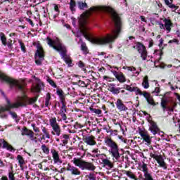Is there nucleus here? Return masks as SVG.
<instances>
[{
    "instance_id": "1",
    "label": "nucleus",
    "mask_w": 180,
    "mask_h": 180,
    "mask_svg": "<svg viewBox=\"0 0 180 180\" xmlns=\"http://www.w3.org/2000/svg\"><path fill=\"white\" fill-rule=\"evenodd\" d=\"M81 16L79 29L92 44H112L122 33V18L109 6H92Z\"/></svg>"
},
{
    "instance_id": "2",
    "label": "nucleus",
    "mask_w": 180,
    "mask_h": 180,
    "mask_svg": "<svg viewBox=\"0 0 180 180\" xmlns=\"http://www.w3.org/2000/svg\"><path fill=\"white\" fill-rule=\"evenodd\" d=\"M46 40L49 47H51V49H53V50L60 53L61 58L64 60L65 64H67L68 67H72V65H74L71 58L67 56V53H68L67 47L63 44V41H60V38L56 37L55 39H51L50 37H47Z\"/></svg>"
},
{
    "instance_id": "3",
    "label": "nucleus",
    "mask_w": 180,
    "mask_h": 180,
    "mask_svg": "<svg viewBox=\"0 0 180 180\" xmlns=\"http://www.w3.org/2000/svg\"><path fill=\"white\" fill-rule=\"evenodd\" d=\"M110 136H105L104 139V143L107 147H109L108 153L109 154L116 160L119 161L120 160V153L119 152V145L113 139H112V136H113V129L109 130Z\"/></svg>"
},
{
    "instance_id": "4",
    "label": "nucleus",
    "mask_w": 180,
    "mask_h": 180,
    "mask_svg": "<svg viewBox=\"0 0 180 180\" xmlns=\"http://www.w3.org/2000/svg\"><path fill=\"white\" fill-rule=\"evenodd\" d=\"M0 79L1 82H6L7 85H8L10 89H13V88H18L19 91H23L25 86H26V83L22 79H13L5 73L0 71Z\"/></svg>"
},
{
    "instance_id": "5",
    "label": "nucleus",
    "mask_w": 180,
    "mask_h": 180,
    "mask_svg": "<svg viewBox=\"0 0 180 180\" xmlns=\"http://www.w3.org/2000/svg\"><path fill=\"white\" fill-rule=\"evenodd\" d=\"M73 164L76 165V167H79L81 169L86 170V171H94L96 169V167L92 162H85L79 158H75L73 159Z\"/></svg>"
},
{
    "instance_id": "6",
    "label": "nucleus",
    "mask_w": 180,
    "mask_h": 180,
    "mask_svg": "<svg viewBox=\"0 0 180 180\" xmlns=\"http://www.w3.org/2000/svg\"><path fill=\"white\" fill-rule=\"evenodd\" d=\"M6 103L7 105L5 107H1L0 108V117L4 118L6 117V115H1L2 112H9L11 109H15L18 108H20V106H26V104L25 103H20V101L18 102L15 103H11V101L9 99L6 98Z\"/></svg>"
},
{
    "instance_id": "7",
    "label": "nucleus",
    "mask_w": 180,
    "mask_h": 180,
    "mask_svg": "<svg viewBox=\"0 0 180 180\" xmlns=\"http://www.w3.org/2000/svg\"><path fill=\"white\" fill-rule=\"evenodd\" d=\"M44 49L40 44L37 45V51L34 54L35 64L37 65H41L45 57Z\"/></svg>"
},
{
    "instance_id": "8",
    "label": "nucleus",
    "mask_w": 180,
    "mask_h": 180,
    "mask_svg": "<svg viewBox=\"0 0 180 180\" xmlns=\"http://www.w3.org/2000/svg\"><path fill=\"white\" fill-rule=\"evenodd\" d=\"M124 89H126V91H129V92H136V95H141L147 99L148 98V96H150L151 94L147 91H141L140 90V89L137 86H134L131 87V86L128 85V84H125L124 85Z\"/></svg>"
},
{
    "instance_id": "9",
    "label": "nucleus",
    "mask_w": 180,
    "mask_h": 180,
    "mask_svg": "<svg viewBox=\"0 0 180 180\" xmlns=\"http://www.w3.org/2000/svg\"><path fill=\"white\" fill-rule=\"evenodd\" d=\"M134 49H136L139 54H141V58L143 61H146L147 60V48H146V46L143 44L141 42H136V46H133Z\"/></svg>"
},
{
    "instance_id": "10",
    "label": "nucleus",
    "mask_w": 180,
    "mask_h": 180,
    "mask_svg": "<svg viewBox=\"0 0 180 180\" xmlns=\"http://www.w3.org/2000/svg\"><path fill=\"white\" fill-rule=\"evenodd\" d=\"M37 99H39V96L31 98L27 96L18 98V101H20V103H25V106L26 105H33V103H36L37 102Z\"/></svg>"
},
{
    "instance_id": "11",
    "label": "nucleus",
    "mask_w": 180,
    "mask_h": 180,
    "mask_svg": "<svg viewBox=\"0 0 180 180\" xmlns=\"http://www.w3.org/2000/svg\"><path fill=\"white\" fill-rule=\"evenodd\" d=\"M150 119H151L150 115H149V118L148 119V122L150 124L149 130L154 136H155V134H158V133H160V128L158 127V125H157V122Z\"/></svg>"
},
{
    "instance_id": "12",
    "label": "nucleus",
    "mask_w": 180,
    "mask_h": 180,
    "mask_svg": "<svg viewBox=\"0 0 180 180\" xmlns=\"http://www.w3.org/2000/svg\"><path fill=\"white\" fill-rule=\"evenodd\" d=\"M21 136H27L29 137L30 140L31 141H34L37 137L34 136V132H33L32 130L27 129V127H24L21 130Z\"/></svg>"
},
{
    "instance_id": "13",
    "label": "nucleus",
    "mask_w": 180,
    "mask_h": 180,
    "mask_svg": "<svg viewBox=\"0 0 180 180\" xmlns=\"http://www.w3.org/2000/svg\"><path fill=\"white\" fill-rule=\"evenodd\" d=\"M139 133L143 141H145V143H147L148 144H151V139H153V137L150 136V134H148V132L147 131H143V129H139Z\"/></svg>"
},
{
    "instance_id": "14",
    "label": "nucleus",
    "mask_w": 180,
    "mask_h": 180,
    "mask_svg": "<svg viewBox=\"0 0 180 180\" xmlns=\"http://www.w3.org/2000/svg\"><path fill=\"white\" fill-rule=\"evenodd\" d=\"M82 140L87 146H96V138L94 135L83 136Z\"/></svg>"
},
{
    "instance_id": "15",
    "label": "nucleus",
    "mask_w": 180,
    "mask_h": 180,
    "mask_svg": "<svg viewBox=\"0 0 180 180\" xmlns=\"http://www.w3.org/2000/svg\"><path fill=\"white\" fill-rule=\"evenodd\" d=\"M51 153L55 164H63V160L60 159V155H58V152L56 149H51Z\"/></svg>"
},
{
    "instance_id": "16",
    "label": "nucleus",
    "mask_w": 180,
    "mask_h": 180,
    "mask_svg": "<svg viewBox=\"0 0 180 180\" xmlns=\"http://www.w3.org/2000/svg\"><path fill=\"white\" fill-rule=\"evenodd\" d=\"M115 105L117 106V109L120 110V112H126L127 110H129V108L123 103V101L122 99H117Z\"/></svg>"
},
{
    "instance_id": "17",
    "label": "nucleus",
    "mask_w": 180,
    "mask_h": 180,
    "mask_svg": "<svg viewBox=\"0 0 180 180\" xmlns=\"http://www.w3.org/2000/svg\"><path fill=\"white\" fill-rule=\"evenodd\" d=\"M11 170H8V176H3L1 178V180H18V179H16V177H15V172L13 171V167H11Z\"/></svg>"
},
{
    "instance_id": "18",
    "label": "nucleus",
    "mask_w": 180,
    "mask_h": 180,
    "mask_svg": "<svg viewBox=\"0 0 180 180\" xmlns=\"http://www.w3.org/2000/svg\"><path fill=\"white\" fill-rule=\"evenodd\" d=\"M66 169L67 171H70V172H71V175H81V171H79L78 168L71 166L70 164L68 165Z\"/></svg>"
},
{
    "instance_id": "19",
    "label": "nucleus",
    "mask_w": 180,
    "mask_h": 180,
    "mask_svg": "<svg viewBox=\"0 0 180 180\" xmlns=\"http://www.w3.org/2000/svg\"><path fill=\"white\" fill-rule=\"evenodd\" d=\"M0 143H2V148H6L8 151H16V150L12 147V145L9 144L5 139H0Z\"/></svg>"
},
{
    "instance_id": "20",
    "label": "nucleus",
    "mask_w": 180,
    "mask_h": 180,
    "mask_svg": "<svg viewBox=\"0 0 180 180\" xmlns=\"http://www.w3.org/2000/svg\"><path fill=\"white\" fill-rule=\"evenodd\" d=\"M53 75L56 79H61V78H64V69L56 68Z\"/></svg>"
},
{
    "instance_id": "21",
    "label": "nucleus",
    "mask_w": 180,
    "mask_h": 180,
    "mask_svg": "<svg viewBox=\"0 0 180 180\" xmlns=\"http://www.w3.org/2000/svg\"><path fill=\"white\" fill-rule=\"evenodd\" d=\"M163 22H165V27L166 30L169 33V32H171V27H174V23H172V21L168 18H165Z\"/></svg>"
},
{
    "instance_id": "22",
    "label": "nucleus",
    "mask_w": 180,
    "mask_h": 180,
    "mask_svg": "<svg viewBox=\"0 0 180 180\" xmlns=\"http://www.w3.org/2000/svg\"><path fill=\"white\" fill-rule=\"evenodd\" d=\"M114 75L117 81H119V82H120L121 84H123V82H126V77L122 72L118 73L117 72H115Z\"/></svg>"
},
{
    "instance_id": "23",
    "label": "nucleus",
    "mask_w": 180,
    "mask_h": 180,
    "mask_svg": "<svg viewBox=\"0 0 180 180\" xmlns=\"http://www.w3.org/2000/svg\"><path fill=\"white\" fill-rule=\"evenodd\" d=\"M121 89L122 88L120 87L115 88V84H110L109 91L110 92H112V94H113L114 95H119V94H120Z\"/></svg>"
},
{
    "instance_id": "24",
    "label": "nucleus",
    "mask_w": 180,
    "mask_h": 180,
    "mask_svg": "<svg viewBox=\"0 0 180 180\" xmlns=\"http://www.w3.org/2000/svg\"><path fill=\"white\" fill-rule=\"evenodd\" d=\"M167 103H168V100L165 99V98H162L161 99V107L163 109V111L165 112L166 109H169V110H170V112H174V108H169L168 106H167Z\"/></svg>"
},
{
    "instance_id": "25",
    "label": "nucleus",
    "mask_w": 180,
    "mask_h": 180,
    "mask_svg": "<svg viewBox=\"0 0 180 180\" xmlns=\"http://www.w3.org/2000/svg\"><path fill=\"white\" fill-rule=\"evenodd\" d=\"M103 165V167H107V169H112V168H114L115 165L113 163L109 160V159L105 158L102 160Z\"/></svg>"
},
{
    "instance_id": "26",
    "label": "nucleus",
    "mask_w": 180,
    "mask_h": 180,
    "mask_svg": "<svg viewBox=\"0 0 180 180\" xmlns=\"http://www.w3.org/2000/svg\"><path fill=\"white\" fill-rule=\"evenodd\" d=\"M52 129L53 131H51V134L53 136H60L61 134V128L60 127V125H55L54 127H52Z\"/></svg>"
},
{
    "instance_id": "27",
    "label": "nucleus",
    "mask_w": 180,
    "mask_h": 180,
    "mask_svg": "<svg viewBox=\"0 0 180 180\" xmlns=\"http://www.w3.org/2000/svg\"><path fill=\"white\" fill-rule=\"evenodd\" d=\"M165 5L168 6V8H170V9H172V12H175L176 9H178V6H176L175 4H172V0H164Z\"/></svg>"
},
{
    "instance_id": "28",
    "label": "nucleus",
    "mask_w": 180,
    "mask_h": 180,
    "mask_svg": "<svg viewBox=\"0 0 180 180\" xmlns=\"http://www.w3.org/2000/svg\"><path fill=\"white\" fill-rule=\"evenodd\" d=\"M56 94L59 96L60 102L65 101V96L64 95V91L61 89H56Z\"/></svg>"
},
{
    "instance_id": "29",
    "label": "nucleus",
    "mask_w": 180,
    "mask_h": 180,
    "mask_svg": "<svg viewBox=\"0 0 180 180\" xmlns=\"http://www.w3.org/2000/svg\"><path fill=\"white\" fill-rule=\"evenodd\" d=\"M158 164H159L160 167L161 168H163L164 169H167L168 168V166L167 165V163L164 161V158L162 156H160L158 160H156Z\"/></svg>"
},
{
    "instance_id": "30",
    "label": "nucleus",
    "mask_w": 180,
    "mask_h": 180,
    "mask_svg": "<svg viewBox=\"0 0 180 180\" xmlns=\"http://www.w3.org/2000/svg\"><path fill=\"white\" fill-rule=\"evenodd\" d=\"M80 49L82 50V51L84 56L89 54V49H88V46H86V44L85 42L81 43Z\"/></svg>"
},
{
    "instance_id": "31",
    "label": "nucleus",
    "mask_w": 180,
    "mask_h": 180,
    "mask_svg": "<svg viewBox=\"0 0 180 180\" xmlns=\"http://www.w3.org/2000/svg\"><path fill=\"white\" fill-rule=\"evenodd\" d=\"M122 172L123 174H126V175L128 176L129 178H131V179L139 180L131 171L122 170Z\"/></svg>"
},
{
    "instance_id": "32",
    "label": "nucleus",
    "mask_w": 180,
    "mask_h": 180,
    "mask_svg": "<svg viewBox=\"0 0 180 180\" xmlns=\"http://www.w3.org/2000/svg\"><path fill=\"white\" fill-rule=\"evenodd\" d=\"M69 5L71 12L74 13V12L77 11V9H75V8L77 7V2H75V0H70Z\"/></svg>"
},
{
    "instance_id": "33",
    "label": "nucleus",
    "mask_w": 180,
    "mask_h": 180,
    "mask_svg": "<svg viewBox=\"0 0 180 180\" xmlns=\"http://www.w3.org/2000/svg\"><path fill=\"white\" fill-rule=\"evenodd\" d=\"M77 6L80 11H84V9H88V4L83 1H78Z\"/></svg>"
},
{
    "instance_id": "34",
    "label": "nucleus",
    "mask_w": 180,
    "mask_h": 180,
    "mask_svg": "<svg viewBox=\"0 0 180 180\" xmlns=\"http://www.w3.org/2000/svg\"><path fill=\"white\" fill-rule=\"evenodd\" d=\"M142 86L145 89H148V88H150V83H148V76H145L143 77Z\"/></svg>"
},
{
    "instance_id": "35",
    "label": "nucleus",
    "mask_w": 180,
    "mask_h": 180,
    "mask_svg": "<svg viewBox=\"0 0 180 180\" xmlns=\"http://www.w3.org/2000/svg\"><path fill=\"white\" fill-rule=\"evenodd\" d=\"M43 86H44V84H43V82H37L36 86L34 87V91L39 93L41 91V88H43Z\"/></svg>"
},
{
    "instance_id": "36",
    "label": "nucleus",
    "mask_w": 180,
    "mask_h": 180,
    "mask_svg": "<svg viewBox=\"0 0 180 180\" xmlns=\"http://www.w3.org/2000/svg\"><path fill=\"white\" fill-rule=\"evenodd\" d=\"M61 108L59 113H66L67 112V102L66 101H60Z\"/></svg>"
},
{
    "instance_id": "37",
    "label": "nucleus",
    "mask_w": 180,
    "mask_h": 180,
    "mask_svg": "<svg viewBox=\"0 0 180 180\" xmlns=\"http://www.w3.org/2000/svg\"><path fill=\"white\" fill-rule=\"evenodd\" d=\"M141 171L144 173L143 175H146V174H150L148 172V167H147V164L145 162H143L142 165L141 166Z\"/></svg>"
},
{
    "instance_id": "38",
    "label": "nucleus",
    "mask_w": 180,
    "mask_h": 180,
    "mask_svg": "<svg viewBox=\"0 0 180 180\" xmlns=\"http://www.w3.org/2000/svg\"><path fill=\"white\" fill-rule=\"evenodd\" d=\"M73 85H78L79 86H81V88H86L88 85H86V83L85 82L79 80L78 82H73Z\"/></svg>"
},
{
    "instance_id": "39",
    "label": "nucleus",
    "mask_w": 180,
    "mask_h": 180,
    "mask_svg": "<svg viewBox=\"0 0 180 180\" xmlns=\"http://www.w3.org/2000/svg\"><path fill=\"white\" fill-rule=\"evenodd\" d=\"M17 160L18 161V165H20V167H22L25 164V159L23 158V156L18 155L17 156Z\"/></svg>"
},
{
    "instance_id": "40",
    "label": "nucleus",
    "mask_w": 180,
    "mask_h": 180,
    "mask_svg": "<svg viewBox=\"0 0 180 180\" xmlns=\"http://www.w3.org/2000/svg\"><path fill=\"white\" fill-rule=\"evenodd\" d=\"M50 99H51V96L50 95V93H47L46 97L45 99V106L46 108H49L51 103H50Z\"/></svg>"
},
{
    "instance_id": "41",
    "label": "nucleus",
    "mask_w": 180,
    "mask_h": 180,
    "mask_svg": "<svg viewBox=\"0 0 180 180\" xmlns=\"http://www.w3.org/2000/svg\"><path fill=\"white\" fill-rule=\"evenodd\" d=\"M41 148L44 154L49 155L50 154V149L46 144H42Z\"/></svg>"
},
{
    "instance_id": "42",
    "label": "nucleus",
    "mask_w": 180,
    "mask_h": 180,
    "mask_svg": "<svg viewBox=\"0 0 180 180\" xmlns=\"http://www.w3.org/2000/svg\"><path fill=\"white\" fill-rule=\"evenodd\" d=\"M89 109L91 113H95V115H102V110L101 109H96L92 107H90Z\"/></svg>"
},
{
    "instance_id": "43",
    "label": "nucleus",
    "mask_w": 180,
    "mask_h": 180,
    "mask_svg": "<svg viewBox=\"0 0 180 180\" xmlns=\"http://www.w3.org/2000/svg\"><path fill=\"white\" fill-rule=\"evenodd\" d=\"M146 101L149 105H152V106H155V105H157V103H155L154 98H153V96H151V95L146 98Z\"/></svg>"
},
{
    "instance_id": "44",
    "label": "nucleus",
    "mask_w": 180,
    "mask_h": 180,
    "mask_svg": "<svg viewBox=\"0 0 180 180\" xmlns=\"http://www.w3.org/2000/svg\"><path fill=\"white\" fill-rule=\"evenodd\" d=\"M49 123L51 127H54V126H58V124L57 123V118H56V117H52L51 119H50L49 120Z\"/></svg>"
},
{
    "instance_id": "45",
    "label": "nucleus",
    "mask_w": 180,
    "mask_h": 180,
    "mask_svg": "<svg viewBox=\"0 0 180 180\" xmlns=\"http://www.w3.org/2000/svg\"><path fill=\"white\" fill-rule=\"evenodd\" d=\"M46 81L48 84L51 85V86H53V88H57V84L54 82V80H53V79H51V77H48Z\"/></svg>"
},
{
    "instance_id": "46",
    "label": "nucleus",
    "mask_w": 180,
    "mask_h": 180,
    "mask_svg": "<svg viewBox=\"0 0 180 180\" xmlns=\"http://www.w3.org/2000/svg\"><path fill=\"white\" fill-rule=\"evenodd\" d=\"M0 37L2 42V44L4 46H6V37L5 36V34L4 32H0Z\"/></svg>"
},
{
    "instance_id": "47",
    "label": "nucleus",
    "mask_w": 180,
    "mask_h": 180,
    "mask_svg": "<svg viewBox=\"0 0 180 180\" xmlns=\"http://www.w3.org/2000/svg\"><path fill=\"white\" fill-rule=\"evenodd\" d=\"M18 43L21 49V51H22V53H26V46H25V43H23L22 40H18Z\"/></svg>"
},
{
    "instance_id": "48",
    "label": "nucleus",
    "mask_w": 180,
    "mask_h": 180,
    "mask_svg": "<svg viewBox=\"0 0 180 180\" xmlns=\"http://www.w3.org/2000/svg\"><path fill=\"white\" fill-rule=\"evenodd\" d=\"M150 157H151V158H153L154 160H155L157 161V160H158L161 155H158L157 154H154L153 153H150Z\"/></svg>"
},
{
    "instance_id": "49",
    "label": "nucleus",
    "mask_w": 180,
    "mask_h": 180,
    "mask_svg": "<svg viewBox=\"0 0 180 180\" xmlns=\"http://www.w3.org/2000/svg\"><path fill=\"white\" fill-rule=\"evenodd\" d=\"M87 178H89V180H96V176L94 173H90L89 175H87Z\"/></svg>"
},
{
    "instance_id": "50",
    "label": "nucleus",
    "mask_w": 180,
    "mask_h": 180,
    "mask_svg": "<svg viewBox=\"0 0 180 180\" xmlns=\"http://www.w3.org/2000/svg\"><path fill=\"white\" fill-rule=\"evenodd\" d=\"M32 127L35 133H40V129L36 127V124H32Z\"/></svg>"
},
{
    "instance_id": "51",
    "label": "nucleus",
    "mask_w": 180,
    "mask_h": 180,
    "mask_svg": "<svg viewBox=\"0 0 180 180\" xmlns=\"http://www.w3.org/2000/svg\"><path fill=\"white\" fill-rule=\"evenodd\" d=\"M103 79H105V81H108V82H113V81H115L114 78L108 76H103Z\"/></svg>"
},
{
    "instance_id": "52",
    "label": "nucleus",
    "mask_w": 180,
    "mask_h": 180,
    "mask_svg": "<svg viewBox=\"0 0 180 180\" xmlns=\"http://www.w3.org/2000/svg\"><path fill=\"white\" fill-rule=\"evenodd\" d=\"M172 43H176L177 44V46H179V40H178L177 39H173L172 40H169L168 41L169 44H171Z\"/></svg>"
},
{
    "instance_id": "53",
    "label": "nucleus",
    "mask_w": 180,
    "mask_h": 180,
    "mask_svg": "<svg viewBox=\"0 0 180 180\" xmlns=\"http://www.w3.org/2000/svg\"><path fill=\"white\" fill-rule=\"evenodd\" d=\"M78 67L79 68H83V70H85V63H84V62H82V60H79L78 62Z\"/></svg>"
},
{
    "instance_id": "54",
    "label": "nucleus",
    "mask_w": 180,
    "mask_h": 180,
    "mask_svg": "<svg viewBox=\"0 0 180 180\" xmlns=\"http://www.w3.org/2000/svg\"><path fill=\"white\" fill-rule=\"evenodd\" d=\"M8 112H9V115H11V117H13V119H18V114H16V112H12V111H11V110H9Z\"/></svg>"
},
{
    "instance_id": "55",
    "label": "nucleus",
    "mask_w": 180,
    "mask_h": 180,
    "mask_svg": "<svg viewBox=\"0 0 180 180\" xmlns=\"http://www.w3.org/2000/svg\"><path fill=\"white\" fill-rule=\"evenodd\" d=\"M25 21L30 23V25L32 26V27H34V24L33 22V20L30 18H25Z\"/></svg>"
},
{
    "instance_id": "56",
    "label": "nucleus",
    "mask_w": 180,
    "mask_h": 180,
    "mask_svg": "<svg viewBox=\"0 0 180 180\" xmlns=\"http://www.w3.org/2000/svg\"><path fill=\"white\" fill-rule=\"evenodd\" d=\"M63 121L67 120V114L65 112H59Z\"/></svg>"
},
{
    "instance_id": "57",
    "label": "nucleus",
    "mask_w": 180,
    "mask_h": 180,
    "mask_svg": "<svg viewBox=\"0 0 180 180\" xmlns=\"http://www.w3.org/2000/svg\"><path fill=\"white\" fill-rule=\"evenodd\" d=\"M112 122L115 126H120V129H122V125L120 124V122L116 121V119H113Z\"/></svg>"
},
{
    "instance_id": "58",
    "label": "nucleus",
    "mask_w": 180,
    "mask_h": 180,
    "mask_svg": "<svg viewBox=\"0 0 180 180\" xmlns=\"http://www.w3.org/2000/svg\"><path fill=\"white\" fill-rule=\"evenodd\" d=\"M105 157V158H108V155H106V154H105V153H102V154H101V153H97L96 155V158H99V157Z\"/></svg>"
},
{
    "instance_id": "59",
    "label": "nucleus",
    "mask_w": 180,
    "mask_h": 180,
    "mask_svg": "<svg viewBox=\"0 0 180 180\" xmlns=\"http://www.w3.org/2000/svg\"><path fill=\"white\" fill-rule=\"evenodd\" d=\"M154 46V41L153 39H150L149 41V45H148V47L149 48H151Z\"/></svg>"
},
{
    "instance_id": "60",
    "label": "nucleus",
    "mask_w": 180,
    "mask_h": 180,
    "mask_svg": "<svg viewBox=\"0 0 180 180\" xmlns=\"http://www.w3.org/2000/svg\"><path fill=\"white\" fill-rule=\"evenodd\" d=\"M158 25H159L160 29H165V24L164 25V24H162V22H159Z\"/></svg>"
},
{
    "instance_id": "61",
    "label": "nucleus",
    "mask_w": 180,
    "mask_h": 180,
    "mask_svg": "<svg viewBox=\"0 0 180 180\" xmlns=\"http://www.w3.org/2000/svg\"><path fill=\"white\" fill-rule=\"evenodd\" d=\"M7 158H10V160H13V155L11 153H6V154Z\"/></svg>"
},
{
    "instance_id": "62",
    "label": "nucleus",
    "mask_w": 180,
    "mask_h": 180,
    "mask_svg": "<svg viewBox=\"0 0 180 180\" xmlns=\"http://www.w3.org/2000/svg\"><path fill=\"white\" fill-rule=\"evenodd\" d=\"M140 19L142 22H145V23H147V20H146V17H144V15H141Z\"/></svg>"
},
{
    "instance_id": "63",
    "label": "nucleus",
    "mask_w": 180,
    "mask_h": 180,
    "mask_svg": "<svg viewBox=\"0 0 180 180\" xmlns=\"http://www.w3.org/2000/svg\"><path fill=\"white\" fill-rule=\"evenodd\" d=\"M128 71H136V68L134 67H127Z\"/></svg>"
},
{
    "instance_id": "64",
    "label": "nucleus",
    "mask_w": 180,
    "mask_h": 180,
    "mask_svg": "<svg viewBox=\"0 0 180 180\" xmlns=\"http://www.w3.org/2000/svg\"><path fill=\"white\" fill-rule=\"evenodd\" d=\"M54 11L57 12V13H60V9L58 8V6L55 5L54 6Z\"/></svg>"
}]
</instances>
